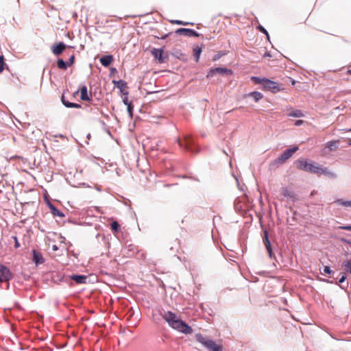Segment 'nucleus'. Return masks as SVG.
<instances>
[{"mask_svg": "<svg viewBox=\"0 0 351 351\" xmlns=\"http://www.w3.org/2000/svg\"><path fill=\"white\" fill-rule=\"evenodd\" d=\"M216 73L223 74V75H231L232 74V71L230 69H228L226 68L222 67H217L214 69H211L206 75L208 78L213 77Z\"/></svg>", "mask_w": 351, "mask_h": 351, "instance_id": "nucleus-5", "label": "nucleus"}, {"mask_svg": "<svg viewBox=\"0 0 351 351\" xmlns=\"http://www.w3.org/2000/svg\"><path fill=\"white\" fill-rule=\"evenodd\" d=\"M172 24H177L180 25H193V23L184 22L182 21L176 20V21H171Z\"/></svg>", "mask_w": 351, "mask_h": 351, "instance_id": "nucleus-31", "label": "nucleus"}, {"mask_svg": "<svg viewBox=\"0 0 351 351\" xmlns=\"http://www.w3.org/2000/svg\"><path fill=\"white\" fill-rule=\"evenodd\" d=\"M112 61L113 57L111 55L104 56L100 58L101 64L105 67L110 66Z\"/></svg>", "mask_w": 351, "mask_h": 351, "instance_id": "nucleus-12", "label": "nucleus"}, {"mask_svg": "<svg viewBox=\"0 0 351 351\" xmlns=\"http://www.w3.org/2000/svg\"><path fill=\"white\" fill-rule=\"evenodd\" d=\"M12 239L14 241L15 248H19L20 247V244H19L17 237L16 236H13Z\"/></svg>", "mask_w": 351, "mask_h": 351, "instance_id": "nucleus-38", "label": "nucleus"}, {"mask_svg": "<svg viewBox=\"0 0 351 351\" xmlns=\"http://www.w3.org/2000/svg\"><path fill=\"white\" fill-rule=\"evenodd\" d=\"M196 338L197 341L206 347L209 351H223V346L221 344L216 343L208 337H204L199 334L197 335Z\"/></svg>", "mask_w": 351, "mask_h": 351, "instance_id": "nucleus-2", "label": "nucleus"}, {"mask_svg": "<svg viewBox=\"0 0 351 351\" xmlns=\"http://www.w3.org/2000/svg\"><path fill=\"white\" fill-rule=\"evenodd\" d=\"M330 274L333 272L332 270H330Z\"/></svg>", "mask_w": 351, "mask_h": 351, "instance_id": "nucleus-48", "label": "nucleus"}, {"mask_svg": "<svg viewBox=\"0 0 351 351\" xmlns=\"http://www.w3.org/2000/svg\"><path fill=\"white\" fill-rule=\"evenodd\" d=\"M304 122L303 120H297L295 123V125H300L301 124H302Z\"/></svg>", "mask_w": 351, "mask_h": 351, "instance_id": "nucleus-41", "label": "nucleus"}, {"mask_svg": "<svg viewBox=\"0 0 351 351\" xmlns=\"http://www.w3.org/2000/svg\"><path fill=\"white\" fill-rule=\"evenodd\" d=\"M346 278L347 277H346V274H342L341 276L339 279V282H338L339 284H341L340 287L342 289H345V290L348 287V282H345Z\"/></svg>", "mask_w": 351, "mask_h": 351, "instance_id": "nucleus-20", "label": "nucleus"}, {"mask_svg": "<svg viewBox=\"0 0 351 351\" xmlns=\"http://www.w3.org/2000/svg\"><path fill=\"white\" fill-rule=\"evenodd\" d=\"M9 69L8 66L5 62V58L3 55H0V73H1L4 69Z\"/></svg>", "mask_w": 351, "mask_h": 351, "instance_id": "nucleus-24", "label": "nucleus"}, {"mask_svg": "<svg viewBox=\"0 0 351 351\" xmlns=\"http://www.w3.org/2000/svg\"><path fill=\"white\" fill-rule=\"evenodd\" d=\"M161 316L172 328L186 335L193 332L191 327L182 321L174 313L171 311L164 312L161 314Z\"/></svg>", "mask_w": 351, "mask_h": 351, "instance_id": "nucleus-1", "label": "nucleus"}, {"mask_svg": "<svg viewBox=\"0 0 351 351\" xmlns=\"http://www.w3.org/2000/svg\"><path fill=\"white\" fill-rule=\"evenodd\" d=\"M341 241L343 243H348L351 245V241L346 239V238H341Z\"/></svg>", "mask_w": 351, "mask_h": 351, "instance_id": "nucleus-40", "label": "nucleus"}, {"mask_svg": "<svg viewBox=\"0 0 351 351\" xmlns=\"http://www.w3.org/2000/svg\"><path fill=\"white\" fill-rule=\"evenodd\" d=\"M71 278L77 284H84L86 283L87 277L83 275H73Z\"/></svg>", "mask_w": 351, "mask_h": 351, "instance_id": "nucleus-15", "label": "nucleus"}, {"mask_svg": "<svg viewBox=\"0 0 351 351\" xmlns=\"http://www.w3.org/2000/svg\"><path fill=\"white\" fill-rule=\"evenodd\" d=\"M337 178V175L333 172H330V178Z\"/></svg>", "mask_w": 351, "mask_h": 351, "instance_id": "nucleus-44", "label": "nucleus"}, {"mask_svg": "<svg viewBox=\"0 0 351 351\" xmlns=\"http://www.w3.org/2000/svg\"><path fill=\"white\" fill-rule=\"evenodd\" d=\"M264 234L265 235H264V238H263V241H264L265 245L266 247L267 250L269 253V255L271 256V247L270 242L269 241L268 233L265 231L264 232Z\"/></svg>", "mask_w": 351, "mask_h": 351, "instance_id": "nucleus-18", "label": "nucleus"}, {"mask_svg": "<svg viewBox=\"0 0 351 351\" xmlns=\"http://www.w3.org/2000/svg\"><path fill=\"white\" fill-rule=\"evenodd\" d=\"M178 143L180 147H182L184 146L185 149L188 151H192V145L193 143L191 137L186 136L184 138V144L183 142L180 140H178Z\"/></svg>", "mask_w": 351, "mask_h": 351, "instance_id": "nucleus-8", "label": "nucleus"}, {"mask_svg": "<svg viewBox=\"0 0 351 351\" xmlns=\"http://www.w3.org/2000/svg\"><path fill=\"white\" fill-rule=\"evenodd\" d=\"M57 66L59 69L66 70L67 69V63L65 62L62 59H59L57 61Z\"/></svg>", "mask_w": 351, "mask_h": 351, "instance_id": "nucleus-26", "label": "nucleus"}, {"mask_svg": "<svg viewBox=\"0 0 351 351\" xmlns=\"http://www.w3.org/2000/svg\"><path fill=\"white\" fill-rule=\"evenodd\" d=\"M348 131H349V132H351V128L349 129V130H348Z\"/></svg>", "mask_w": 351, "mask_h": 351, "instance_id": "nucleus-49", "label": "nucleus"}, {"mask_svg": "<svg viewBox=\"0 0 351 351\" xmlns=\"http://www.w3.org/2000/svg\"><path fill=\"white\" fill-rule=\"evenodd\" d=\"M152 54L156 59H158L160 62H165V59L163 58V50L162 49H153L152 50Z\"/></svg>", "mask_w": 351, "mask_h": 351, "instance_id": "nucleus-11", "label": "nucleus"}, {"mask_svg": "<svg viewBox=\"0 0 351 351\" xmlns=\"http://www.w3.org/2000/svg\"><path fill=\"white\" fill-rule=\"evenodd\" d=\"M306 171L310 173H315L317 174H323L326 173V171L320 167L315 166V165L311 163H309Z\"/></svg>", "mask_w": 351, "mask_h": 351, "instance_id": "nucleus-10", "label": "nucleus"}, {"mask_svg": "<svg viewBox=\"0 0 351 351\" xmlns=\"http://www.w3.org/2000/svg\"><path fill=\"white\" fill-rule=\"evenodd\" d=\"M308 165H309V163H308L307 162H306L303 160H300L297 161V167L301 170H304V171H306Z\"/></svg>", "mask_w": 351, "mask_h": 351, "instance_id": "nucleus-21", "label": "nucleus"}, {"mask_svg": "<svg viewBox=\"0 0 351 351\" xmlns=\"http://www.w3.org/2000/svg\"><path fill=\"white\" fill-rule=\"evenodd\" d=\"M248 95L252 97L254 99V100L256 102L263 97V94L257 91L251 92L248 94Z\"/></svg>", "mask_w": 351, "mask_h": 351, "instance_id": "nucleus-22", "label": "nucleus"}, {"mask_svg": "<svg viewBox=\"0 0 351 351\" xmlns=\"http://www.w3.org/2000/svg\"><path fill=\"white\" fill-rule=\"evenodd\" d=\"M80 98L83 101H90V97L88 95L87 87L82 86L80 88Z\"/></svg>", "mask_w": 351, "mask_h": 351, "instance_id": "nucleus-14", "label": "nucleus"}, {"mask_svg": "<svg viewBox=\"0 0 351 351\" xmlns=\"http://www.w3.org/2000/svg\"><path fill=\"white\" fill-rule=\"evenodd\" d=\"M349 145H351V140L349 141Z\"/></svg>", "mask_w": 351, "mask_h": 351, "instance_id": "nucleus-47", "label": "nucleus"}, {"mask_svg": "<svg viewBox=\"0 0 351 351\" xmlns=\"http://www.w3.org/2000/svg\"><path fill=\"white\" fill-rule=\"evenodd\" d=\"M12 277V274L9 268L3 265H0V282L9 281Z\"/></svg>", "mask_w": 351, "mask_h": 351, "instance_id": "nucleus-4", "label": "nucleus"}, {"mask_svg": "<svg viewBox=\"0 0 351 351\" xmlns=\"http://www.w3.org/2000/svg\"><path fill=\"white\" fill-rule=\"evenodd\" d=\"M82 106L80 104L73 103L72 108H80Z\"/></svg>", "mask_w": 351, "mask_h": 351, "instance_id": "nucleus-42", "label": "nucleus"}, {"mask_svg": "<svg viewBox=\"0 0 351 351\" xmlns=\"http://www.w3.org/2000/svg\"><path fill=\"white\" fill-rule=\"evenodd\" d=\"M49 208H50L51 214L53 216H58V217H64V215L63 214V213L60 211L53 204H49Z\"/></svg>", "mask_w": 351, "mask_h": 351, "instance_id": "nucleus-19", "label": "nucleus"}, {"mask_svg": "<svg viewBox=\"0 0 351 351\" xmlns=\"http://www.w3.org/2000/svg\"><path fill=\"white\" fill-rule=\"evenodd\" d=\"M290 117H303V113L300 110H295L291 112L289 114Z\"/></svg>", "mask_w": 351, "mask_h": 351, "instance_id": "nucleus-29", "label": "nucleus"}, {"mask_svg": "<svg viewBox=\"0 0 351 351\" xmlns=\"http://www.w3.org/2000/svg\"><path fill=\"white\" fill-rule=\"evenodd\" d=\"M123 95H124V97L123 99V104L125 106L128 105V104H131L132 102L129 101V100H128V92L123 93Z\"/></svg>", "mask_w": 351, "mask_h": 351, "instance_id": "nucleus-34", "label": "nucleus"}, {"mask_svg": "<svg viewBox=\"0 0 351 351\" xmlns=\"http://www.w3.org/2000/svg\"><path fill=\"white\" fill-rule=\"evenodd\" d=\"M66 45L63 43H59L51 47L52 53L56 56H59L66 49Z\"/></svg>", "mask_w": 351, "mask_h": 351, "instance_id": "nucleus-9", "label": "nucleus"}, {"mask_svg": "<svg viewBox=\"0 0 351 351\" xmlns=\"http://www.w3.org/2000/svg\"><path fill=\"white\" fill-rule=\"evenodd\" d=\"M280 192L284 197L291 199H293L295 197L294 193L287 187H282Z\"/></svg>", "mask_w": 351, "mask_h": 351, "instance_id": "nucleus-16", "label": "nucleus"}, {"mask_svg": "<svg viewBox=\"0 0 351 351\" xmlns=\"http://www.w3.org/2000/svg\"><path fill=\"white\" fill-rule=\"evenodd\" d=\"M52 248H53V250H55V251L58 250V247H57L56 245H53V247H52Z\"/></svg>", "mask_w": 351, "mask_h": 351, "instance_id": "nucleus-45", "label": "nucleus"}, {"mask_svg": "<svg viewBox=\"0 0 351 351\" xmlns=\"http://www.w3.org/2000/svg\"><path fill=\"white\" fill-rule=\"evenodd\" d=\"M202 51V49L200 47H195L193 49V55H194V56L195 58V61L196 62L199 61V56L201 55Z\"/></svg>", "mask_w": 351, "mask_h": 351, "instance_id": "nucleus-27", "label": "nucleus"}, {"mask_svg": "<svg viewBox=\"0 0 351 351\" xmlns=\"http://www.w3.org/2000/svg\"><path fill=\"white\" fill-rule=\"evenodd\" d=\"M342 267L346 273L351 274V258L344 261Z\"/></svg>", "mask_w": 351, "mask_h": 351, "instance_id": "nucleus-23", "label": "nucleus"}, {"mask_svg": "<svg viewBox=\"0 0 351 351\" xmlns=\"http://www.w3.org/2000/svg\"><path fill=\"white\" fill-rule=\"evenodd\" d=\"M32 253H33V261L35 262V263L36 265L41 264V263H44V258H43L42 254L39 252L34 250L32 251Z\"/></svg>", "mask_w": 351, "mask_h": 351, "instance_id": "nucleus-13", "label": "nucleus"}, {"mask_svg": "<svg viewBox=\"0 0 351 351\" xmlns=\"http://www.w3.org/2000/svg\"><path fill=\"white\" fill-rule=\"evenodd\" d=\"M324 271L326 274H329V266H325L324 268Z\"/></svg>", "mask_w": 351, "mask_h": 351, "instance_id": "nucleus-43", "label": "nucleus"}, {"mask_svg": "<svg viewBox=\"0 0 351 351\" xmlns=\"http://www.w3.org/2000/svg\"><path fill=\"white\" fill-rule=\"evenodd\" d=\"M263 86L265 89L270 90L274 93H276L280 90L277 82L267 78L263 80Z\"/></svg>", "mask_w": 351, "mask_h": 351, "instance_id": "nucleus-6", "label": "nucleus"}, {"mask_svg": "<svg viewBox=\"0 0 351 351\" xmlns=\"http://www.w3.org/2000/svg\"><path fill=\"white\" fill-rule=\"evenodd\" d=\"M265 78H260L258 77H255V76H252L251 77V80L253 81L254 83L256 84H262L263 85V80H265Z\"/></svg>", "mask_w": 351, "mask_h": 351, "instance_id": "nucleus-30", "label": "nucleus"}, {"mask_svg": "<svg viewBox=\"0 0 351 351\" xmlns=\"http://www.w3.org/2000/svg\"><path fill=\"white\" fill-rule=\"evenodd\" d=\"M335 203H336L338 205L343 206L345 207H351V200L346 201L341 199H338L336 201H335Z\"/></svg>", "mask_w": 351, "mask_h": 351, "instance_id": "nucleus-25", "label": "nucleus"}, {"mask_svg": "<svg viewBox=\"0 0 351 351\" xmlns=\"http://www.w3.org/2000/svg\"><path fill=\"white\" fill-rule=\"evenodd\" d=\"M126 106H127V110H128L129 116H130V118H132V117H133V108H134V106H133L132 103L130 104H128Z\"/></svg>", "mask_w": 351, "mask_h": 351, "instance_id": "nucleus-32", "label": "nucleus"}, {"mask_svg": "<svg viewBox=\"0 0 351 351\" xmlns=\"http://www.w3.org/2000/svg\"><path fill=\"white\" fill-rule=\"evenodd\" d=\"M176 34L178 35H184L188 37H198L199 34L193 29L186 28H179L176 31Z\"/></svg>", "mask_w": 351, "mask_h": 351, "instance_id": "nucleus-7", "label": "nucleus"}, {"mask_svg": "<svg viewBox=\"0 0 351 351\" xmlns=\"http://www.w3.org/2000/svg\"><path fill=\"white\" fill-rule=\"evenodd\" d=\"M338 228L351 231V225L338 226Z\"/></svg>", "mask_w": 351, "mask_h": 351, "instance_id": "nucleus-39", "label": "nucleus"}, {"mask_svg": "<svg viewBox=\"0 0 351 351\" xmlns=\"http://www.w3.org/2000/svg\"><path fill=\"white\" fill-rule=\"evenodd\" d=\"M258 29L261 32H263V34H265L267 36V38H269V34H268L267 31V30H266V29H265L263 26L259 25V26L258 27Z\"/></svg>", "mask_w": 351, "mask_h": 351, "instance_id": "nucleus-37", "label": "nucleus"}, {"mask_svg": "<svg viewBox=\"0 0 351 351\" xmlns=\"http://www.w3.org/2000/svg\"><path fill=\"white\" fill-rule=\"evenodd\" d=\"M112 83L117 88L120 90L121 93H123V89L127 86V83L122 80H120L119 81L113 80Z\"/></svg>", "mask_w": 351, "mask_h": 351, "instance_id": "nucleus-17", "label": "nucleus"}, {"mask_svg": "<svg viewBox=\"0 0 351 351\" xmlns=\"http://www.w3.org/2000/svg\"><path fill=\"white\" fill-rule=\"evenodd\" d=\"M338 143H339L338 141H330V151L337 149Z\"/></svg>", "mask_w": 351, "mask_h": 351, "instance_id": "nucleus-33", "label": "nucleus"}, {"mask_svg": "<svg viewBox=\"0 0 351 351\" xmlns=\"http://www.w3.org/2000/svg\"><path fill=\"white\" fill-rule=\"evenodd\" d=\"M119 227L120 226L117 221H112L110 224V228L114 232H117L119 231Z\"/></svg>", "mask_w": 351, "mask_h": 351, "instance_id": "nucleus-28", "label": "nucleus"}, {"mask_svg": "<svg viewBox=\"0 0 351 351\" xmlns=\"http://www.w3.org/2000/svg\"><path fill=\"white\" fill-rule=\"evenodd\" d=\"M347 73H348V74L351 75V69H348V70L347 71Z\"/></svg>", "mask_w": 351, "mask_h": 351, "instance_id": "nucleus-46", "label": "nucleus"}, {"mask_svg": "<svg viewBox=\"0 0 351 351\" xmlns=\"http://www.w3.org/2000/svg\"><path fill=\"white\" fill-rule=\"evenodd\" d=\"M75 54H73L72 56H71V57L69 59V61L66 62L68 66H71L75 62Z\"/></svg>", "mask_w": 351, "mask_h": 351, "instance_id": "nucleus-36", "label": "nucleus"}, {"mask_svg": "<svg viewBox=\"0 0 351 351\" xmlns=\"http://www.w3.org/2000/svg\"><path fill=\"white\" fill-rule=\"evenodd\" d=\"M62 104L67 108H72L73 103L65 101L64 97H62Z\"/></svg>", "mask_w": 351, "mask_h": 351, "instance_id": "nucleus-35", "label": "nucleus"}, {"mask_svg": "<svg viewBox=\"0 0 351 351\" xmlns=\"http://www.w3.org/2000/svg\"><path fill=\"white\" fill-rule=\"evenodd\" d=\"M298 150V147L294 146L291 148L286 149L285 152L279 156L278 158L272 161L270 164L271 167H278L285 163L288 159H289L292 155Z\"/></svg>", "mask_w": 351, "mask_h": 351, "instance_id": "nucleus-3", "label": "nucleus"}]
</instances>
